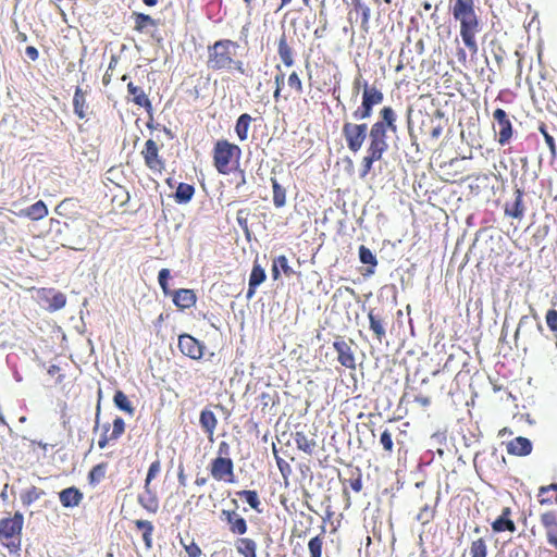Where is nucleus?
Returning a JSON list of instances; mask_svg holds the SVG:
<instances>
[{
	"label": "nucleus",
	"instance_id": "obj_13",
	"mask_svg": "<svg viewBox=\"0 0 557 557\" xmlns=\"http://www.w3.org/2000/svg\"><path fill=\"white\" fill-rule=\"evenodd\" d=\"M127 92L128 102L144 109L147 113L152 111L153 107L151 100L149 99V95L144 90L141 86H138L131 81L127 83Z\"/></svg>",
	"mask_w": 557,
	"mask_h": 557
},
{
	"label": "nucleus",
	"instance_id": "obj_55",
	"mask_svg": "<svg viewBox=\"0 0 557 557\" xmlns=\"http://www.w3.org/2000/svg\"><path fill=\"white\" fill-rule=\"evenodd\" d=\"M139 503L150 512H156L158 509V503L153 498H150L148 502H145V498L143 496H139Z\"/></svg>",
	"mask_w": 557,
	"mask_h": 557
},
{
	"label": "nucleus",
	"instance_id": "obj_39",
	"mask_svg": "<svg viewBox=\"0 0 557 557\" xmlns=\"http://www.w3.org/2000/svg\"><path fill=\"white\" fill-rule=\"evenodd\" d=\"M237 495L244 498L252 509L257 510L258 512H261V509L259 508L261 503L256 491L243 490L237 492Z\"/></svg>",
	"mask_w": 557,
	"mask_h": 557
},
{
	"label": "nucleus",
	"instance_id": "obj_22",
	"mask_svg": "<svg viewBox=\"0 0 557 557\" xmlns=\"http://www.w3.org/2000/svg\"><path fill=\"white\" fill-rule=\"evenodd\" d=\"M20 215L26 216L33 221H39L48 215V208L42 200H38L32 206L23 209L20 212Z\"/></svg>",
	"mask_w": 557,
	"mask_h": 557
},
{
	"label": "nucleus",
	"instance_id": "obj_64",
	"mask_svg": "<svg viewBox=\"0 0 557 557\" xmlns=\"http://www.w3.org/2000/svg\"><path fill=\"white\" fill-rule=\"evenodd\" d=\"M547 539H548V542H549L552 545H554V546H556V547H557V533H555V532H548V533H547Z\"/></svg>",
	"mask_w": 557,
	"mask_h": 557
},
{
	"label": "nucleus",
	"instance_id": "obj_63",
	"mask_svg": "<svg viewBox=\"0 0 557 557\" xmlns=\"http://www.w3.org/2000/svg\"><path fill=\"white\" fill-rule=\"evenodd\" d=\"M178 482L183 486L186 485V475L184 474V468L182 462L178 463Z\"/></svg>",
	"mask_w": 557,
	"mask_h": 557
},
{
	"label": "nucleus",
	"instance_id": "obj_12",
	"mask_svg": "<svg viewBox=\"0 0 557 557\" xmlns=\"http://www.w3.org/2000/svg\"><path fill=\"white\" fill-rule=\"evenodd\" d=\"M38 299L47 305L50 312L62 309L66 305V296L54 288H39L37 292Z\"/></svg>",
	"mask_w": 557,
	"mask_h": 557
},
{
	"label": "nucleus",
	"instance_id": "obj_35",
	"mask_svg": "<svg viewBox=\"0 0 557 557\" xmlns=\"http://www.w3.org/2000/svg\"><path fill=\"white\" fill-rule=\"evenodd\" d=\"M113 403L120 410L128 413L129 416L135 413V408L133 407L128 397L122 391L115 392L113 396Z\"/></svg>",
	"mask_w": 557,
	"mask_h": 557
},
{
	"label": "nucleus",
	"instance_id": "obj_30",
	"mask_svg": "<svg viewBox=\"0 0 557 557\" xmlns=\"http://www.w3.org/2000/svg\"><path fill=\"white\" fill-rule=\"evenodd\" d=\"M257 407L260 408V411L265 414L269 409L274 407L278 403V396L276 393L262 392L257 397Z\"/></svg>",
	"mask_w": 557,
	"mask_h": 557
},
{
	"label": "nucleus",
	"instance_id": "obj_54",
	"mask_svg": "<svg viewBox=\"0 0 557 557\" xmlns=\"http://www.w3.org/2000/svg\"><path fill=\"white\" fill-rule=\"evenodd\" d=\"M184 548L188 555V557H200L201 549L195 542H190L189 544H183Z\"/></svg>",
	"mask_w": 557,
	"mask_h": 557
},
{
	"label": "nucleus",
	"instance_id": "obj_58",
	"mask_svg": "<svg viewBox=\"0 0 557 557\" xmlns=\"http://www.w3.org/2000/svg\"><path fill=\"white\" fill-rule=\"evenodd\" d=\"M25 53L32 61H36L39 57V52L34 46L26 47Z\"/></svg>",
	"mask_w": 557,
	"mask_h": 557
},
{
	"label": "nucleus",
	"instance_id": "obj_45",
	"mask_svg": "<svg viewBox=\"0 0 557 557\" xmlns=\"http://www.w3.org/2000/svg\"><path fill=\"white\" fill-rule=\"evenodd\" d=\"M434 512V508L430 507L429 505H424L420 512L417 515V520L422 524H426L433 519Z\"/></svg>",
	"mask_w": 557,
	"mask_h": 557
},
{
	"label": "nucleus",
	"instance_id": "obj_17",
	"mask_svg": "<svg viewBox=\"0 0 557 557\" xmlns=\"http://www.w3.org/2000/svg\"><path fill=\"white\" fill-rule=\"evenodd\" d=\"M173 302L181 310L189 309L196 305L197 296L194 289L181 288L173 292Z\"/></svg>",
	"mask_w": 557,
	"mask_h": 557
},
{
	"label": "nucleus",
	"instance_id": "obj_40",
	"mask_svg": "<svg viewBox=\"0 0 557 557\" xmlns=\"http://www.w3.org/2000/svg\"><path fill=\"white\" fill-rule=\"evenodd\" d=\"M354 9L356 12L361 13V28L368 32L371 17L370 8L361 1L360 3L354 5Z\"/></svg>",
	"mask_w": 557,
	"mask_h": 557
},
{
	"label": "nucleus",
	"instance_id": "obj_18",
	"mask_svg": "<svg viewBox=\"0 0 557 557\" xmlns=\"http://www.w3.org/2000/svg\"><path fill=\"white\" fill-rule=\"evenodd\" d=\"M222 516L230 525L231 532L239 535H243L247 532V522L237 512L231 510H223Z\"/></svg>",
	"mask_w": 557,
	"mask_h": 557
},
{
	"label": "nucleus",
	"instance_id": "obj_52",
	"mask_svg": "<svg viewBox=\"0 0 557 557\" xmlns=\"http://www.w3.org/2000/svg\"><path fill=\"white\" fill-rule=\"evenodd\" d=\"M412 401L424 409L429 408L432 404L431 397L421 393L412 395Z\"/></svg>",
	"mask_w": 557,
	"mask_h": 557
},
{
	"label": "nucleus",
	"instance_id": "obj_62",
	"mask_svg": "<svg viewBox=\"0 0 557 557\" xmlns=\"http://www.w3.org/2000/svg\"><path fill=\"white\" fill-rule=\"evenodd\" d=\"M350 487L355 491V492H360L361 488H362V482H361V478L358 476L356 479H352L350 480Z\"/></svg>",
	"mask_w": 557,
	"mask_h": 557
},
{
	"label": "nucleus",
	"instance_id": "obj_9",
	"mask_svg": "<svg viewBox=\"0 0 557 557\" xmlns=\"http://www.w3.org/2000/svg\"><path fill=\"white\" fill-rule=\"evenodd\" d=\"M146 166L153 173H162L165 162L159 153V147L153 139H148L141 150Z\"/></svg>",
	"mask_w": 557,
	"mask_h": 557
},
{
	"label": "nucleus",
	"instance_id": "obj_8",
	"mask_svg": "<svg viewBox=\"0 0 557 557\" xmlns=\"http://www.w3.org/2000/svg\"><path fill=\"white\" fill-rule=\"evenodd\" d=\"M493 119L495 121L493 129L497 134V143L500 146L508 145L513 136V127L507 112L502 108H497L493 112Z\"/></svg>",
	"mask_w": 557,
	"mask_h": 557
},
{
	"label": "nucleus",
	"instance_id": "obj_25",
	"mask_svg": "<svg viewBox=\"0 0 557 557\" xmlns=\"http://www.w3.org/2000/svg\"><path fill=\"white\" fill-rule=\"evenodd\" d=\"M132 17L134 20V30L137 33L143 34L149 28H154L158 26L157 21L148 14L133 12Z\"/></svg>",
	"mask_w": 557,
	"mask_h": 557
},
{
	"label": "nucleus",
	"instance_id": "obj_38",
	"mask_svg": "<svg viewBox=\"0 0 557 557\" xmlns=\"http://www.w3.org/2000/svg\"><path fill=\"white\" fill-rule=\"evenodd\" d=\"M44 494L45 492L42 490H39L36 486H30L21 493L20 498L24 506H29L38 500Z\"/></svg>",
	"mask_w": 557,
	"mask_h": 557
},
{
	"label": "nucleus",
	"instance_id": "obj_1",
	"mask_svg": "<svg viewBox=\"0 0 557 557\" xmlns=\"http://www.w3.org/2000/svg\"><path fill=\"white\" fill-rule=\"evenodd\" d=\"M397 132L396 111L391 106L381 108L377 120L370 126L369 145L366 156L361 160V178L372 171L373 163L380 161L388 150V133L396 134Z\"/></svg>",
	"mask_w": 557,
	"mask_h": 557
},
{
	"label": "nucleus",
	"instance_id": "obj_21",
	"mask_svg": "<svg viewBox=\"0 0 557 557\" xmlns=\"http://www.w3.org/2000/svg\"><path fill=\"white\" fill-rule=\"evenodd\" d=\"M73 109L75 115L79 120H84L87 116L88 103L86 100V92L77 86L73 96Z\"/></svg>",
	"mask_w": 557,
	"mask_h": 557
},
{
	"label": "nucleus",
	"instance_id": "obj_20",
	"mask_svg": "<svg viewBox=\"0 0 557 557\" xmlns=\"http://www.w3.org/2000/svg\"><path fill=\"white\" fill-rule=\"evenodd\" d=\"M277 53L286 67L295 64L294 50L288 44L287 36L283 33L277 41Z\"/></svg>",
	"mask_w": 557,
	"mask_h": 557
},
{
	"label": "nucleus",
	"instance_id": "obj_29",
	"mask_svg": "<svg viewBox=\"0 0 557 557\" xmlns=\"http://www.w3.org/2000/svg\"><path fill=\"white\" fill-rule=\"evenodd\" d=\"M532 443L529 438L518 436L507 443V453H531Z\"/></svg>",
	"mask_w": 557,
	"mask_h": 557
},
{
	"label": "nucleus",
	"instance_id": "obj_7",
	"mask_svg": "<svg viewBox=\"0 0 557 557\" xmlns=\"http://www.w3.org/2000/svg\"><path fill=\"white\" fill-rule=\"evenodd\" d=\"M370 128L367 123L344 122L342 135L345 139L348 150L357 153L361 150L367 137H369Z\"/></svg>",
	"mask_w": 557,
	"mask_h": 557
},
{
	"label": "nucleus",
	"instance_id": "obj_6",
	"mask_svg": "<svg viewBox=\"0 0 557 557\" xmlns=\"http://www.w3.org/2000/svg\"><path fill=\"white\" fill-rule=\"evenodd\" d=\"M384 100L383 91L375 85H369L363 82L361 95V104L352 112V117L357 121L367 120L372 116L373 108L381 104Z\"/></svg>",
	"mask_w": 557,
	"mask_h": 557
},
{
	"label": "nucleus",
	"instance_id": "obj_3",
	"mask_svg": "<svg viewBox=\"0 0 557 557\" xmlns=\"http://www.w3.org/2000/svg\"><path fill=\"white\" fill-rule=\"evenodd\" d=\"M449 11L459 23L460 36L468 50L475 54L479 50L476 35L481 30L475 0H449Z\"/></svg>",
	"mask_w": 557,
	"mask_h": 557
},
{
	"label": "nucleus",
	"instance_id": "obj_43",
	"mask_svg": "<svg viewBox=\"0 0 557 557\" xmlns=\"http://www.w3.org/2000/svg\"><path fill=\"white\" fill-rule=\"evenodd\" d=\"M287 85L290 89L295 90L296 94L304 91V84L297 72L293 71L287 77Z\"/></svg>",
	"mask_w": 557,
	"mask_h": 557
},
{
	"label": "nucleus",
	"instance_id": "obj_23",
	"mask_svg": "<svg viewBox=\"0 0 557 557\" xmlns=\"http://www.w3.org/2000/svg\"><path fill=\"white\" fill-rule=\"evenodd\" d=\"M515 195V201L505 206V214L515 219H521L524 213L523 191L517 188Z\"/></svg>",
	"mask_w": 557,
	"mask_h": 557
},
{
	"label": "nucleus",
	"instance_id": "obj_47",
	"mask_svg": "<svg viewBox=\"0 0 557 557\" xmlns=\"http://www.w3.org/2000/svg\"><path fill=\"white\" fill-rule=\"evenodd\" d=\"M160 469H161V467H160L159 460H156L150 465L146 480H145V487H146L147 492H149L148 486H149L150 482L158 475V473L160 472Z\"/></svg>",
	"mask_w": 557,
	"mask_h": 557
},
{
	"label": "nucleus",
	"instance_id": "obj_61",
	"mask_svg": "<svg viewBox=\"0 0 557 557\" xmlns=\"http://www.w3.org/2000/svg\"><path fill=\"white\" fill-rule=\"evenodd\" d=\"M442 132L443 127L440 124H437L431 128L430 136L433 139H437L442 135Z\"/></svg>",
	"mask_w": 557,
	"mask_h": 557
},
{
	"label": "nucleus",
	"instance_id": "obj_15",
	"mask_svg": "<svg viewBox=\"0 0 557 557\" xmlns=\"http://www.w3.org/2000/svg\"><path fill=\"white\" fill-rule=\"evenodd\" d=\"M102 434L98 441L100 448H103L109 442L117 440L125 431V422L121 417L113 420L112 428L110 424L102 426Z\"/></svg>",
	"mask_w": 557,
	"mask_h": 557
},
{
	"label": "nucleus",
	"instance_id": "obj_2",
	"mask_svg": "<svg viewBox=\"0 0 557 557\" xmlns=\"http://www.w3.org/2000/svg\"><path fill=\"white\" fill-rule=\"evenodd\" d=\"M239 44L232 39L223 38L209 45L207 48V67L219 72H237L240 75L248 76L247 67L243 60L238 58L237 50Z\"/></svg>",
	"mask_w": 557,
	"mask_h": 557
},
{
	"label": "nucleus",
	"instance_id": "obj_10",
	"mask_svg": "<svg viewBox=\"0 0 557 557\" xmlns=\"http://www.w3.org/2000/svg\"><path fill=\"white\" fill-rule=\"evenodd\" d=\"M352 341L347 342L343 337L338 336L333 342V348L337 352V360L338 362L349 369L355 370L356 369V357L355 352L351 347Z\"/></svg>",
	"mask_w": 557,
	"mask_h": 557
},
{
	"label": "nucleus",
	"instance_id": "obj_33",
	"mask_svg": "<svg viewBox=\"0 0 557 557\" xmlns=\"http://www.w3.org/2000/svg\"><path fill=\"white\" fill-rule=\"evenodd\" d=\"M195 194V187L187 183H180L175 191V201L177 203H187Z\"/></svg>",
	"mask_w": 557,
	"mask_h": 557
},
{
	"label": "nucleus",
	"instance_id": "obj_11",
	"mask_svg": "<svg viewBox=\"0 0 557 557\" xmlns=\"http://www.w3.org/2000/svg\"><path fill=\"white\" fill-rule=\"evenodd\" d=\"M178 348L184 356L199 360L203 356L205 345L189 334H182L178 336Z\"/></svg>",
	"mask_w": 557,
	"mask_h": 557
},
{
	"label": "nucleus",
	"instance_id": "obj_37",
	"mask_svg": "<svg viewBox=\"0 0 557 557\" xmlns=\"http://www.w3.org/2000/svg\"><path fill=\"white\" fill-rule=\"evenodd\" d=\"M509 513V509L506 508L502 516H499L492 524V528L495 532L503 531H515V523L507 517Z\"/></svg>",
	"mask_w": 557,
	"mask_h": 557
},
{
	"label": "nucleus",
	"instance_id": "obj_5",
	"mask_svg": "<svg viewBox=\"0 0 557 557\" xmlns=\"http://www.w3.org/2000/svg\"><path fill=\"white\" fill-rule=\"evenodd\" d=\"M24 524V516L16 511L13 517L0 519V541L10 553L21 550V533Z\"/></svg>",
	"mask_w": 557,
	"mask_h": 557
},
{
	"label": "nucleus",
	"instance_id": "obj_57",
	"mask_svg": "<svg viewBox=\"0 0 557 557\" xmlns=\"http://www.w3.org/2000/svg\"><path fill=\"white\" fill-rule=\"evenodd\" d=\"M544 139H545V143L548 146L552 154L555 156L556 154V144H555L554 137L550 134H545Z\"/></svg>",
	"mask_w": 557,
	"mask_h": 557
},
{
	"label": "nucleus",
	"instance_id": "obj_49",
	"mask_svg": "<svg viewBox=\"0 0 557 557\" xmlns=\"http://www.w3.org/2000/svg\"><path fill=\"white\" fill-rule=\"evenodd\" d=\"M170 278V270L161 269L158 274L159 285L162 288L163 293L168 295L170 293L168 281Z\"/></svg>",
	"mask_w": 557,
	"mask_h": 557
},
{
	"label": "nucleus",
	"instance_id": "obj_16",
	"mask_svg": "<svg viewBox=\"0 0 557 557\" xmlns=\"http://www.w3.org/2000/svg\"><path fill=\"white\" fill-rule=\"evenodd\" d=\"M295 442L297 448L302 450L304 453H313L320 449V445L318 443V435L310 431L296 432Z\"/></svg>",
	"mask_w": 557,
	"mask_h": 557
},
{
	"label": "nucleus",
	"instance_id": "obj_24",
	"mask_svg": "<svg viewBox=\"0 0 557 557\" xmlns=\"http://www.w3.org/2000/svg\"><path fill=\"white\" fill-rule=\"evenodd\" d=\"M265 277L267 275L263 268L259 263L255 262L249 276V287L247 292L248 299L253 296L257 286L262 284L265 281Z\"/></svg>",
	"mask_w": 557,
	"mask_h": 557
},
{
	"label": "nucleus",
	"instance_id": "obj_48",
	"mask_svg": "<svg viewBox=\"0 0 557 557\" xmlns=\"http://www.w3.org/2000/svg\"><path fill=\"white\" fill-rule=\"evenodd\" d=\"M273 262L276 267H278L280 270L284 272L286 276H290L294 273L293 269L288 264L286 256L282 255L276 257Z\"/></svg>",
	"mask_w": 557,
	"mask_h": 557
},
{
	"label": "nucleus",
	"instance_id": "obj_50",
	"mask_svg": "<svg viewBox=\"0 0 557 557\" xmlns=\"http://www.w3.org/2000/svg\"><path fill=\"white\" fill-rule=\"evenodd\" d=\"M546 323L552 332L557 333V310L549 309L546 312Z\"/></svg>",
	"mask_w": 557,
	"mask_h": 557
},
{
	"label": "nucleus",
	"instance_id": "obj_60",
	"mask_svg": "<svg viewBox=\"0 0 557 557\" xmlns=\"http://www.w3.org/2000/svg\"><path fill=\"white\" fill-rule=\"evenodd\" d=\"M152 533L153 531H146L143 533V540L148 549L152 547Z\"/></svg>",
	"mask_w": 557,
	"mask_h": 557
},
{
	"label": "nucleus",
	"instance_id": "obj_59",
	"mask_svg": "<svg viewBox=\"0 0 557 557\" xmlns=\"http://www.w3.org/2000/svg\"><path fill=\"white\" fill-rule=\"evenodd\" d=\"M550 491H554L557 493V483H552L550 485H547V486H541L539 490V496L542 497Z\"/></svg>",
	"mask_w": 557,
	"mask_h": 557
},
{
	"label": "nucleus",
	"instance_id": "obj_28",
	"mask_svg": "<svg viewBox=\"0 0 557 557\" xmlns=\"http://www.w3.org/2000/svg\"><path fill=\"white\" fill-rule=\"evenodd\" d=\"M251 122L252 117L248 113H243L238 116L235 124V133L240 141L247 140Z\"/></svg>",
	"mask_w": 557,
	"mask_h": 557
},
{
	"label": "nucleus",
	"instance_id": "obj_19",
	"mask_svg": "<svg viewBox=\"0 0 557 557\" xmlns=\"http://www.w3.org/2000/svg\"><path fill=\"white\" fill-rule=\"evenodd\" d=\"M59 499L63 507L73 508L83 500V493L75 486L66 487L59 493Z\"/></svg>",
	"mask_w": 557,
	"mask_h": 557
},
{
	"label": "nucleus",
	"instance_id": "obj_46",
	"mask_svg": "<svg viewBox=\"0 0 557 557\" xmlns=\"http://www.w3.org/2000/svg\"><path fill=\"white\" fill-rule=\"evenodd\" d=\"M106 474V468L103 465H97L89 472V481L91 484L99 483Z\"/></svg>",
	"mask_w": 557,
	"mask_h": 557
},
{
	"label": "nucleus",
	"instance_id": "obj_26",
	"mask_svg": "<svg viewBox=\"0 0 557 557\" xmlns=\"http://www.w3.org/2000/svg\"><path fill=\"white\" fill-rule=\"evenodd\" d=\"M370 330L373 332L375 338L381 343L386 335L383 318L371 309L368 313Z\"/></svg>",
	"mask_w": 557,
	"mask_h": 557
},
{
	"label": "nucleus",
	"instance_id": "obj_36",
	"mask_svg": "<svg viewBox=\"0 0 557 557\" xmlns=\"http://www.w3.org/2000/svg\"><path fill=\"white\" fill-rule=\"evenodd\" d=\"M271 184L273 189V205L276 208H282L286 205V190L280 185L275 177H271Z\"/></svg>",
	"mask_w": 557,
	"mask_h": 557
},
{
	"label": "nucleus",
	"instance_id": "obj_41",
	"mask_svg": "<svg viewBox=\"0 0 557 557\" xmlns=\"http://www.w3.org/2000/svg\"><path fill=\"white\" fill-rule=\"evenodd\" d=\"M285 84V74L280 72L276 73L274 76V91H273V98L276 102H278L282 99V91Z\"/></svg>",
	"mask_w": 557,
	"mask_h": 557
},
{
	"label": "nucleus",
	"instance_id": "obj_34",
	"mask_svg": "<svg viewBox=\"0 0 557 557\" xmlns=\"http://www.w3.org/2000/svg\"><path fill=\"white\" fill-rule=\"evenodd\" d=\"M430 445L435 448V453H444V450H450V447L447 445V432L446 431H437L430 437Z\"/></svg>",
	"mask_w": 557,
	"mask_h": 557
},
{
	"label": "nucleus",
	"instance_id": "obj_51",
	"mask_svg": "<svg viewBox=\"0 0 557 557\" xmlns=\"http://www.w3.org/2000/svg\"><path fill=\"white\" fill-rule=\"evenodd\" d=\"M274 458L276 459L277 467L283 475V478L286 480L288 475L292 473L290 466L287 461L282 459L280 455H274Z\"/></svg>",
	"mask_w": 557,
	"mask_h": 557
},
{
	"label": "nucleus",
	"instance_id": "obj_4",
	"mask_svg": "<svg viewBox=\"0 0 557 557\" xmlns=\"http://www.w3.org/2000/svg\"><path fill=\"white\" fill-rule=\"evenodd\" d=\"M213 164L220 174H228L237 168L242 157L240 148L226 139L218 140L212 151Z\"/></svg>",
	"mask_w": 557,
	"mask_h": 557
},
{
	"label": "nucleus",
	"instance_id": "obj_31",
	"mask_svg": "<svg viewBox=\"0 0 557 557\" xmlns=\"http://www.w3.org/2000/svg\"><path fill=\"white\" fill-rule=\"evenodd\" d=\"M359 259L363 264L370 265L367 269L366 274H368V275L373 274L375 271V267L377 265V260H376V257L372 253V251L364 245H361L359 247Z\"/></svg>",
	"mask_w": 557,
	"mask_h": 557
},
{
	"label": "nucleus",
	"instance_id": "obj_27",
	"mask_svg": "<svg viewBox=\"0 0 557 557\" xmlns=\"http://www.w3.org/2000/svg\"><path fill=\"white\" fill-rule=\"evenodd\" d=\"M199 422L203 431L210 436L214 433V430L218 425V420L214 412L209 409H203L200 412Z\"/></svg>",
	"mask_w": 557,
	"mask_h": 557
},
{
	"label": "nucleus",
	"instance_id": "obj_53",
	"mask_svg": "<svg viewBox=\"0 0 557 557\" xmlns=\"http://www.w3.org/2000/svg\"><path fill=\"white\" fill-rule=\"evenodd\" d=\"M380 442L385 450L393 449V436L388 430H385L380 437Z\"/></svg>",
	"mask_w": 557,
	"mask_h": 557
},
{
	"label": "nucleus",
	"instance_id": "obj_56",
	"mask_svg": "<svg viewBox=\"0 0 557 557\" xmlns=\"http://www.w3.org/2000/svg\"><path fill=\"white\" fill-rule=\"evenodd\" d=\"M135 525L137 529L146 531H153V524L148 520H136Z\"/></svg>",
	"mask_w": 557,
	"mask_h": 557
},
{
	"label": "nucleus",
	"instance_id": "obj_44",
	"mask_svg": "<svg viewBox=\"0 0 557 557\" xmlns=\"http://www.w3.org/2000/svg\"><path fill=\"white\" fill-rule=\"evenodd\" d=\"M323 541L320 536L312 537L308 543L310 557H321Z\"/></svg>",
	"mask_w": 557,
	"mask_h": 557
},
{
	"label": "nucleus",
	"instance_id": "obj_14",
	"mask_svg": "<svg viewBox=\"0 0 557 557\" xmlns=\"http://www.w3.org/2000/svg\"><path fill=\"white\" fill-rule=\"evenodd\" d=\"M211 474L215 480L233 482V461L219 456L212 461Z\"/></svg>",
	"mask_w": 557,
	"mask_h": 557
},
{
	"label": "nucleus",
	"instance_id": "obj_32",
	"mask_svg": "<svg viewBox=\"0 0 557 557\" xmlns=\"http://www.w3.org/2000/svg\"><path fill=\"white\" fill-rule=\"evenodd\" d=\"M237 552L244 557H256L257 544L253 540L242 537L236 541Z\"/></svg>",
	"mask_w": 557,
	"mask_h": 557
},
{
	"label": "nucleus",
	"instance_id": "obj_42",
	"mask_svg": "<svg viewBox=\"0 0 557 557\" xmlns=\"http://www.w3.org/2000/svg\"><path fill=\"white\" fill-rule=\"evenodd\" d=\"M486 544L483 539L474 541L470 547L471 557H486Z\"/></svg>",
	"mask_w": 557,
	"mask_h": 557
}]
</instances>
